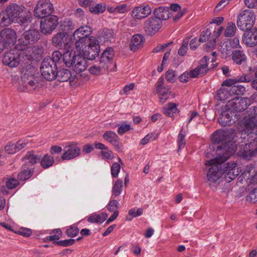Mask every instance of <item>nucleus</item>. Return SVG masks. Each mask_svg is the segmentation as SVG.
Here are the masks:
<instances>
[{
  "mask_svg": "<svg viewBox=\"0 0 257 257\" xmlns=\"http://www.w3.org/2000/svg\"><path fill=\"white\" fill-rule=\"evenodd\" d=\"M248 115L244 118L243 123L246 128H253L257 126V107L251 106L248 110ZM247 135V140L250 142L246 144L240 153L248 159L257 155V128L252 129Z\"/></svg>",
  "mask_w": 257,
  "mask_h": 257,
  "instance_id": "nucleus-1",
  "label": "nucleus"
},
{
  "mask_svg": "<svg viewBox=\"0 0 257 257\" xmlns=\"http://www.w3.org/2000/svg\"><path fill=\"white\" fill-rule=\"evenodd\" d=\"M212 142L221 144L217 147L216 151L218 159L221 161H226L236 151L237 144L235 139V134L224 131H217L211 136Z\"/></svg>",
  "mask_w": 257,
  "mask_h": 257,
  "instance_id": "nucleus-2",
  "label": "nucleus"
},
{
  "mask_svg": "<svg viewBox=\"0 0 257 257\" xmlns=\"http://www.w3.org/2000/svg\"><path fill=\"white\" fill-rule=\"evenodd\" d=\"M13 21H17L21 25L26 27L31 22V15L22 5L11 4L6 9Z\"/></svg>",
  "mask_w": 257,
  "mask_h": 257,
  "instance_id": "nucleus-3",
  "label": "nucleus"
},
{
  "mask_svg": "<svg viewBox=\"0 0 257 257\" xmlns=\"http://www.w3.org/2000/svg\"><path fill=\"white\" fill-rule=\"evenodd\" d=\"M113 56V49L111 47L107 48L102 53L99 63L93 65L89 68L90 73L99 75L105 72L111 64Z\"/></svg>",
  "mask_w": 257,
  "mask_h": 257,
  "instance_id": "nucleus-4",
  "label": "nucleus"
},
{
  "mask_svg": "<svg viewBox=\"0 0 257 257\" xmlns=\"http://www.w3.org/2000/svg\"><path fill=\"white\" fill-rule=\"evenodd\" d=\"M218 157L212 160H207L205 162L206 166H211L207 173L208 180L212 182L217 181L223 175L224 169H222V164L225 161H221Z\"/></svg>",
  "mask_w": 257,
  "mask_h": 257,
  "instance_id": "nucleus-5",
  "label": "nucleus"
},
{
  "mask_svg": "<svg viewBox=\"0 0 257 257\" xmlns=\"http://www.w3.org/2000/svg\"><path fill=\"white\" fill-rule=\"evenodd\" d=\"M82 49L79 50L80 54L84 58L88 60H93L98 55L100 51V46L98 41L94 37L81 47Z\"/></svg>",
  "mask_w": 257,
  "mask_h": 257,
  "instance_id": "nucleus-6",
  "label": "nucleus"
},
{
  "mask_svg": "<svg viewBox=\"0 0 257 257\" xmlns=\"http://www.w3.org/2000/svg\"><path fill=\"white\" fill-rule=\"evenodd\" d=\"M40 38V34L36 30H29L25 32L19 39L18 44L16 45V49L18 50L24 51L27 46L31 45L37 42Z\"/></svg>",
  "mask_w": 257,
  "mask_h": 257,
  "instance_id": "nucleus-7",
  "label": "nucleus"
},
{
  "mask_svg": "<svg viewBox=\"0 0 257 257\" xmlns=\"http://www.w3.org/2000/svg\"><path fill=\"white\" fill-rule=\"evenodd\" d=\"M57 64H54L50 57L45 58L41 63L40 70L44 78L48 81L56 79L57 70Z\"/></svg>",
  "mask_w": 257,
  "mask_h": 257,
  "instance_id": "nucleus-8",
  "label": "nucleus"
},
{
  "mask_svg": "<svg viewBox=\"0 0 257 257\" xmlns=\"http://www.w3.org/2000/svg\"><path fill=\"white\" fill-rule=\"evenodd\" d=\"M52 43L54 46L59 49H71L73 44L72 37L66 32H60L52 38Z\"/></svg>",
  "mask_w": 257,
  "mask_h": 257,
  "instance_id": "nucleus-9",
  "label": "nucleus"
},
{
  "mask_svg": "<svg viewBox=\"0 0 257 257\" xmlns=\"http://www.w3.org/2000/svg\"><path fill=\"white\" fill-rule=\"evenodd\" d=\"M255 17L251 11L246 10L240 14L237 18V25L242 31L252 29L254 23Z\"/></svg>",
  "mask_w": 257,
  "mask_h": 257,
  "instance_id": "nucleus-10",
  "label": "nucleus"
},
{
  "mask_svg": "<svg viewBox=\"0 0 257 257\" xmlns=\"http://www.w3.org/2000/svg\"><path fill=\"white\" fill-rule=\"evenodd\" d=\"M250 104L249 98L236 96L228 101L226 107L231 111L241 112L245 110Z\"/></svg>",
  "mask_w": 257,
  "mask_h": 257,
  "instance_id": "nucleus-11",
  "label": "nucleus"
},
{
  "mask_svg": "<svg viewBox=\"0 0 257 257\" xmlns=\"http://www.w3.org/2000/svg\"><path fill=\"white\" fill-rule=\"evenodd\" d=\"M53 11L54 8L49 0H39L34 10V15L37 18H43Z\"/></svg>",
  "mask_w": 257,
  "mask_h": 257,
  "instance_id": "nucleus-12",
  "label": "nucleus"
},
{
  "mask_svg": "<svg viewBox=\"0 0 257 257\" xmlns=\"http://www.w3.org/2000/svg\"><path fill=\"white\" fill-rule=\"evenodd\" d=\"M16 32L10 28H6L0 32V44L4 46V49L13 45L16 41Z\"/></svg>",
  "mask_w": 257,
  "mask_h": 257,
  "instance_id": "nucleus-13",
  "label": "nucleus"
},
{
  "mask_svg": "<svg viewBox=\"0 0 257 257\" xmlns=\"http://www.w3.org/2000/svg\"><path fill=\"white\" fill-rule=\"evenodd\" d=\"M58 24V18L56 16L51 15L43 21H41L40 28L44 34H50L56 29Z\"/></svg>",
  "mask_w": 257,
  "mask_h": 257,
  "instance_id": "nucleus-14",
  "label": "nucleus"
},
{
  "mask_svg": "<svg viewBox=\"0 0 257 257\" xmlns=\"http://www.w3.org/2000/svg\"><path fill=\"white\" fill-rule=\"evenodd\" d=\"M17 50H11L10 51L5 53L4 56L3 62V63L10 67H16L20 63V54Z\"/></svg>",
  "mask_w": 257,
  "mask_h": 257,
  "instance_id": "nucleus-15",
  "label": "nucleus"
},
{
  "mask_svg": "<svg viewBox=\"0 0 257 257\" xmlns=\"http://www.w3.org/2000/svg\"><path fill=\"white\" fill-rule=\"evenodd\" d=\"M161 25L162 22L159 19L150 17L144 22V29L147 34L152 35L159 30Z\"/></svg>",
  "mask_w": 257,
  "mask_h": 257,
  "instance_id": "nucleus-16",
  "label": "nucleus"
},
{
  "mask_svg": "<svg viewBox=\"0 0 257 257\" xmlns=\"http://www.w3.org/2000/svg\"><path fill=\"white\" fill-rule=\"evenodd\" d=\"M152 12L151 7L147 4H143L135 7L131 12V15L135 19L141 20L149 16Z\"/></svg>",
  "mask_w": 257,
  "mask_h": 257,
  "instance_id": "nucleus-17",
  "label": "nucleus"
},
{
  "mask_svg": "<svg viewBox=\"0 0 257 257\" xmlns=\"http://www.w3.org/2000/svg\"><path fill=\"white\" fill-rule=\"evenodd\" d=\"M208 57L204 56L200 60V64L197 67L190 71V77L191 78H196L205 75L208 71Z\"/></svg>",
  "mask_w": 257,
  "mask_h": 257,
  "instance_id": "nucleus-18",
  "label": "nucleus"
},
{
  "mask_svg": "<svg viewBox=\"0 0 257 257\" xmlns=\"http://www.w3.org/2000/svg\"><path fill=\"white\" fill-rule=\"evenodd\" d=\"M64 152L62 156L63 160H70L73 159L80 155V148L75 144L66 146L64 149Z\"/></svg>",
  "mask_w": 257,
  "mask_h": 257,
  "instance_id": "nucleus-19",
  "label": "nucleus"
},
{
  "mask_svg": "<svg viewBox=\"0 0 257 257\" xmlns=\"http://www.w3.org/2000/svg\"><path fill=\"white\" fill-rule=\"evenodd\" d=\"M242 37L243 43L248 47H253L257 45V29L256 28L245 30Z\"/></svg>",
  "mask_w": 257,
  "mask_h": 257,
  "instance_id": "nucleus-20",
  "label": "nucleus"
},
{
  "mask_svg": "<svg viewBox=\"0 0 257 257\" xmlns=\"http://www.w3.org/2000/svg\"><path fill=\"white\" fill-rule=\"evenodd\" d=\"M103 139L112 144L118 151L122 150V145L116 133L113 131H107L102 136Z\"/></svg>",
  "mask_w": 257,
  "mask_h": 257,
  "instance_id": "nucleus-21",
  "label": "nucleus"
},
{
  "mask_svg": "<svg viewBox=\"0 0 257 257\" xmlns=\"http://www.w3.org/2000/svg\"><path fill=\"white\" fill-rule=\"evenodd\" d=\"M234 113L227 108V110L223 111L218 118V122L222 126L230 125L234 123L233 118Z\"/></svg>",
  "mask_w": 257,
  "mask_h": 257,
  "instance_id": "nucleus-22",
  "label": "nucleus"
},
{
  "mask_svg": "<svg viewBox=\"0 0 257 257\" xmlns=\"http://www.w3.org/2000/svg\"><path fill=\"white\" fill-rule=\"evenodd\" d=\"M86 58L80 55L76 56L74 65L72 66L73 69L76 73H80L84 71L87 68Z\"/></svg>",
  "mask_w": 257,
  "mask_h": 257,
  "instance_id": "nucleus-23",
  "label": "nucleus"
},
{
  "mask_svg": "<svg viewBox=\"0 0 257 257\" xmlns=\"http://www.w3.org/2000/svg\"><path fill=\"white\" fill-rule=\"evenodd\" d=\"M41 156L34 153V151L28 152L23 158V161H25L24 165H27L31 168L36 164L40 160Z\"/></svg>",
  "mask_w": 257,
  "mask_h": 257,
  "instance_id": "nucleus-24",
  "label": "nucleus"
},
{
  "mask_svg": "<svg viewBox=\"0 0 257 257\" xmlns=\"http://www.w3.org/2000/svg\"><path fill=\"white\" fill-rule=\"evenodd\" d=\"M79 54H76L75 52L70 49H67L63 55V61L67 67H71L74 65L76 56Z\"/></svg>",
  "mask_w": 257,
  "mask_h": 257,
  "instance_id": "nucleus-25",
  "label": "nucleus"
},
{
  "mask_svg": "<svg viewBox=\"0 0 257 257\" xmlns=\"http://www.w3.org/2000/svg\"><path fill=\"white\" fill-rule=\"evenodd\" d=\"M252 81L251 76L245 74L240 77H237L234 79H228L224 81L222 83V86H231L238 82H249Z\"/></svg>",
  "mask_w": 257,
  "mask_h": 257,
  "instance_id": "nucleus-26",
  "label": "nucleus"
},
{
  "mask_svg": "<svg viewBox=\"0 0 257 257\" xmlns=\"http://www.w3.org/2000/svg\"><path fill=\"white\" fill-rule=\"evenodd\" d=\"M71 36L72 37L73 42L75 41V46L79 50H80L83 44L88 42L90 40V38H91V37H88L87 36L83 35V33H81L77 35H75V36L74 33L73 35Z\"/></svg>",
  "mask_w": 257,
  "mask_h": 257,
  "instance_id": "nucleus-27",
  "label": "nucleus"
},
{
  "mask_svg": "<svg viewBox=\"0 0 257 257\" xmlns=\"http://www.w3.org/2000/svg\"><path fill=\"white\" fill-rule=\"evenodd\" d=\"M224 28L222 26L214 30L212 34L211 40L206 44L207 51L211 50L214 47L216 44V40L220 36Z\"/></svg>",
  "mask_w": 257,
  "mask_h": 257,
  "instance_id": "nucleus-28",
  "label": "nucleus"
},
{
  "mask_svg": "<svg viewBox=\"0 0 257 257\" xmlns=\"http://www.w3.org/2000/svg\"><path fill=\"white\" fill-rule=\"evenodd\" d=\"M155 18L159 19L160 21L166 20L169 18V8L168 7H160L154 11Z\"/></svg>",
  "mask_w": 257,
  "mask_h": 257,
  "instance_id": "nucleus-29",
  "label": "nucleus"
},
{
  "mask_svg": "<svg viewBox=\"0 0 257 257\" xmlns=\"http://www.w3.org/2000/svg\"><path fill=\"white\" fill-rule=\"evenodd\" d=\"M34 173V168L27 165H23L21 172L18 174V178L19 180L25 181L29 179Z\"/></svg>",
  "mask_w": 257,
  "mask_h": 257,
  "instance_id": "nucleus-30",
  "label": "nucleus"
},
{
  "mask_svg": "<svg viewBox=\"0 0 257 257\" xmlns=\"http://www.w3.org/2000/svg\"><path fill=\"white\" fill-rule=\"evenodd\" d=\"M144 40L143 37L140 34L135 35L132 40L130 44V49L132 51H135L142 47Z\"/></svg>",
  "mask_w": 257,
  "mask_h": 257,
  "instance_id": "nucleus-31",
  "label": "nucleus"
},
{
  "mask_svg": "<svg viewBox=\"0 0 257 257\" xmlns=\"http://www.w3.org/2000/svg\"><path fill=\"white\" fill-rule=\"evenodd\" d=\"M231 55L233 61L237 65H240L246 60V55L241 50H234L232 52Z\"/></svg>",
  "mask_w": 257,
  "mask_h": 257,
  "instance_id": "nucleus-32",
  "label": "nucleus"
},
{
  "mask_svg": "<svg viewBox=\"0 0 257 257\" xmlns=\"http://www.w3.org/2000/svg\"><path fill=\"white\" fill-rule=\"evenodd\" d=\"M107 218V214L105 213L100 214L93 213L88 216V222L90 223H101Z\"/></svg>",
  "mask_w": 257,
  "mask_h": 257,
  "instance_id": "nucleus-33",
  "label": "nucleus"
},
{
  "mask_svg": "<svg viewBox=\"0 0 257 257\" xmlns=\"http://www.w3.org/2000/svg\"><path fill=\"white\" fill-rule=\"evenodd\" d=\"M57 76L56 79L60 82H66L68 81L71 76V73L70 70L66 69H62L57 70Z\"/></svg>",
  "mask_w": 257,
  "mask_h": 257,
  "instance_id": "nucleus-34",
  "label": "nucleus"
},
{
  "mask_svg": "<svg viewBox=\"0 0 257 257\" xmlns=\"http://www.w3.org/2000/svg\"><path fill=\"white\" fill-rule=\"evenodd\" d=\"M232 96L229 88L221 87L217 91L215 97L217 100H223L228 99Z\"/></svg>",
  "mask_w": 257,
  "mask_h": 257,
  "instance_id": "nucleus-35",
  "label": "nucleus"
},
{
  "mask_svg": "<svg viewBox=\"0 0 257 257\" xmlns=\"http://www.w3.org/2000/svg\"><path fill=\"white\" fill-rule=\"evenodd\" d=\"M14 22L11 16L7 13V10L0 13V26L2 27H7Z\"/></svg>",
  "mask_w": 257,
  "mask_h": 257,
  "instance_id": "nucleus-36",
  "label": "nucleus"
},
{
  "mask_svg": "<svg viewBox=\"0 0 257 257\" xmlns=\"http://www.w3.org/2000/svg\"><path fill=\"white\" fill-rule=\"evenodd\" d=\"M219 51L221 53V56L223 58H226L231 55L232 48L231 46L228 45L227 43L224 42L221 44L218 48Z\"/></svg>",
  "mask_w": 257,
  "mask_h": 257,
  "instance_id": "nucleus-37",
  "label": "nucleus"
},
{
  "mask_svg": "<svg viewBox=\"0 0 257 257\" xmlns=\"http://www.w3.org/2000/svg\"><path fill=\"white\" fill-rule=\"evenodd\" d=\"M123 183L120 179H117L114 182L112 188V197L115 198L119 196L122 191Z\"/></svg>",
  "mask_w": 257,
  "mask_h": 257,
  "instance_id": "nucleus-38",
  "label": "nucleus"
},
{
  "mask_svg": "<svg viewBox=\"0 0 257 257\" xmlns=\"http://www.w3.org/2000/svg\"><path fill=\"white\" fill-rule=\"evenodd\" d=\"M106 10L105 5L103 3H99L96 5L92 4L89 8L91 13L94 15H98L103 13Z\"/></svg>",
  "mask_w": 257,
  "mask_h": 257,
  "instance_id": "nucleus-39",
  "label": "nucleus"
},
{
  "mask_svg": "<svg viewBox=\"0 0 257 257\" xmlns=\"http://www.w3.org/2000/svg\"><path fill=\"white\" fill-rule=\"evenodd\" d=\"M54 158L48 155H45L41 161V165L44 169H47L52 166L54 163Z\"/></svg>",
  "mask_w": 257,
  "mask_h": 257,
  "instance_id": "nucleus-40",
  "label": "nucleus"
},
{
  "mask_svg": "<svg viewBox=\"0 0 257 257\" xmlns=\"http://www.w3.org/2000/svg\"><path fill=\"white\" fill-rule=\"evenodd\" d=\"M237 31L236 27L233 22L227 23L224 30V35L226 37H231L234 36Z\"/></svg>",
  "mask_w": 257,
  "mask_h": 257,
  "instance_id": "nucleus-41",
  "label": "nucleus"
},
{
  "mask_svg": "<svg viewBox=\"0 0 257 257\" xmlns=\"http://www.w3.org/2000/svg\"><path fill=\"white\" fill-rule=\"evenodd\" d=\"M8 189H12L19 185V181L14 178L4 177L2 179Z\"/></svg>",
  "mask_w": 257,
  "mask_h": 257,
  "instance_id": "nucleus-42",
  "label": "nucleus"
},
{
  "mask_svg": "<svg viewBox=\"0 0 257 257\" xmlns=\"http://www.w3.org/2000/svg\"><path fill=\"white\" fill-rule=\"evenodd\" d=\"M235 84L227 86L230 88V92H231L232 95L233 94L237 95L243 94L245 91V88L242 85Z\"/></svg>",
  "mask_w": 257,
  "mask_h": 257,
  "instance_id": "nucleus-43",
  "label": "nucleus"
},
{
  "mask_svg": "<svg viewBox=\"0 0 257 257\" xmlns=\"http://www.w3.org/2000/svg\"><path fill=\"white\" fill-rule=\"evenodd\" d=\"M61 30L63 32L68 33L74 29V26L72 21L66 19L63 21L60 25Z\"/></svg>",
  "mask_w": 257,
  "mask_h": 257,
  "instance_id": "nucleus-44",
  "label": "nucleus"
},
{
  "mask_svg": "<svg viewBox=\"0 0 257 257\" xmlns=\"http://www.w3.org/2000/svg\"><path fill=\"white\" fill-rule=\"evenodd\" d=\"M35 78H34L33 76H30V80L28 81L26 84H24L23 88L21 90V91H31L34 90L37 87V83L35 81Z\"/></svg>",
  "mask_w": 257,
  "mask_h": 257,
  "instance_id": "nucleus-45",
  "label": "nucleus"
},
{
  "mask_svg": "<svg viewBox=\"0 0 257 257\" xmlns=\"http://www.w3.org/2000/svg\"><path fill=\"white\" fill-rule=\"evenodd\" d=\"M177 110L176 104L174 103H170L166 107L164 108V113L166 115L171 117Z\"/></svg>",
  "mask_w": 257,
  "mask_h": 257,
  "instance_id": "nucleus-46",
  "label": "nucleus"
},
{
  "mask_svg": "<svg viewBox=\"0 0 257 257\" xmlns=\"http://www.w3.org/2000/svg\"><path fill=\"white\" fill-rule=\"evenodd\" d=\"M223 174H225V177L226 179H230L232 180L238 175V171L236 169H224Z\"/></svg>",
  "mask_w": 257,
  "mask_h": 257,
  "instance_id": "nucleus-47",
  "label": "nucleus"
},
{
  "mask_svg": "<svg viewBox=\"0 0 257 257\" xmlns=\"http://www.w3.org/2000/svg\"><path fill=\"white\" fill-rule=\"evenodd\" d=\"M91 32L92 29L90 27L87 26H82L75 31L74 35H77L81 33H83V35L87 36L88 37Z\"/></svg>",
  "mask_w": 257,
  "mask_h": 257,
  "instance_id": "nucleus-48",
  "label": "nucleus"
},
{
  "mask_svg": "<svg viewBox=\"0 0 257 257\" xmlns=\"http://www.w3.org/2000/svg\"><path fill=\"white\" fill-rule=\"evenodd\" d=\"M79 229L75 225H71L66 230V233L69 237H73L79 233Z\"/></svg>",
  "mask_w": 257,
  "mask_h": 257,
  "instance_id": "nucleus-49",
  "label": "nucleus"
},
{
  "mask_svg": "<svg viewBox=\"0 0 257 257\" xmlns=\"http://www.w3.org/2000/svg\"><path fill=\"white\" fill-rule=\"evenodd\" d=\"M246 201L252 203H257V189L249 192L246 198Z\"/></svg>",
  "mask_w": 257,
  "mask_h": 257,
  "instance_id": "nucleus-50",
  "label": "nucleus"
},
{
  "mask_svg": "<svg viewBox=\"0 0 257 257\" xmlns=\"http://www.w3.org/2000/svg\"><path fill=\"white\" fill-rule=\"evenodd\" d=\"M189 43V38L184 40L183 44L179 48L178 53L181 56H184L186 55L188 50V46Z\"/></svg>",
  "mask_w": 257,
  "mask_h": 257,
  "instance_id": "nucleus-51",
  "label": "nucleus"
},
{
  "mask_svg": "<svg viewBox=\"0 0 257 257\" xmlns=\"http://www.w3.org/2000/svg\"><path fill=\"white\" fill-rule=\"evenodd\" d=\"M119 208L118 202L115 200H110L107 205V209L110 212H114L117 211Z\"/></svg>",
  "mask_w": 257,
  "mask_h": 257,
  "instance_id": "nucleus-52",
  "label": "nucleus"
},
{
  "mask_svg": "<svg viewBox=\"0 0 257 257\" xmlns=\"http://www.w3.org/2000/svg\"><path fill=\"white\" fill-rule=\"evenodd\" d=\"M166 78L168 82L173 83L177 80V75L174 71L169 70L166 72Z\"/></svg>",
  "mask_w": 257,
  "mask_h": 257,
  "instance_id": "nucleus-53",
  "label": "nucleus"
},
{
  "mask_svg": "<svg viewBox=\"0 0 257 257\" xmlns=\"http://www.w3.org/2000/svg\"><path fill=\"white\" fill-rule=\"evenodd\" d=\"M178 150L179 152L182 148H184L185 144L186 142L185 140V135L183 134V130H182L178 137Z\"/></svg>",
  "mask_w": 257,
  "mask_h": 257,
  "instance_id": "nucleus-54",
  "label": "nucleus"
},
{
  "mask_svg": "<svg viewBox=\"0 0 257 257\" xmlns=\"http://www.w3.org/2000/svg\"><path fill=\"white\" fill-rule=\"evenodd\" d=\"M61 234V231L60 229H57L54 230L53 232H51V235L47 237V239L52 241L58 240L60 238V234Z\"/></svg>",
  "mask_w": 257,
  "mask_h": 257,
  "instance_id": "nucleus-55",
  "label": "nucleus"
},
{
  "mask_svg": "<svg viewBox=\"0 0 257 257\" xmlns=\"http://www.w3.org/2000/svg\"><path fill=\"white\" fill-rule=\"evenodd\" d=\"M75 239H68L60 241H56L54 242L55 243L62 246H68L71 245L74 243Z\"/></svg>",
  "mask_w": 257,
  "mask_h": 257,
  "instance_id": "nucleus-56",
  "label": "nucleus"
},
{
  "mask_svg": "<svg viewBox=\"0 0 257 257\" xmlns=\"http://www.w3.org/2000/svg\"><path fill=\"white\" fill-rule=\"evenodd\" d=\"M120 170V166L117 163H114L111 167V174L113 177H116Z\"/></svg>",
  "mask_w": 257,
  "mask_h": 257,
  "instance_id": "nucleus-57",
  "label": "nucleus"
},
{
  "mask_svg": "<svg viewBox=\"0 0 257 257\" xmlns=\"http://www.w3.org/2000/svg\"><path fill=\"white\" fill-rule=\"evenodd\" d=\"M211 32L209 29H206L205 31H203L199 38L198 41L199 42H205L206 41L208 40V39L210 36Z\"/></svg>",
  "mask_w": 257,
  "mask_h": 257,
  "instance_id": "nucleus-58",
  "label": "nucleus"
},
{
  "mask_svg": "<svg viewBox=\"0 0 257 257\" xmlns=\"http://www.w3.org/2000/svg\"><path fill=\"white\" fill-rule=\"evenodd\" d=\"M130 10V7L126 4H123L115 7V11L118 13H124Z\"/></svg>",
  "mask_w": 257,
  "mask_h": 257,
  "instance_id": "nucleus-59",
  "label": "nucleus"
},
{
  "mask_svg": "<svg viewBox=\"0 0 257 257\" xmlns=\"http://www.w3.org/2000/svg\"><path fill=\"white\" fill-rule=\"evenodd\" d=\"M101 34L105 41H109L113 37L112 31L110 29L103 30Z\"/></svg>",
  "mask_w": 257,
  "mask_h": 257,
  "instance_id": "nucleus-60",
  "label": "nucleus"
},
{
  "mask_svg": "<svg viewBox=\"0 0 257 257\" xmlns=\"http://www.w3.org/2000/svg\"><path fill=\"white\" fill-rule=\"evenodd\" d=\"M62 56V55L59 51H55L53 53L52 57L50 58L54 64H57L61 59Z\"/></svg>",
  "mask_w": 257,
  "mask_h": 257,
  "instance_id": "nucleus-61",
  "label": "nucleus"
},
{
  "mask_svg": "<svg viewBox=\"0 0 257 257\" xmlns=\"http://www.w3.org/2000/svg\"><path fill=\"white\" fill-rule=\"evenodd\" d=\"M29 142L27 140H19L15 144L17 152L26 147Z\"/></svg>",
  "mask_w": 257,
  "mask_h": 257,
  "instance_id": "nucleus-62",
  "label": "nucleus"
},
{
  "mask_svg": "<svg viewBox=\"0 0 257 257\" xmlns=\"http://www.w3.org/2000/svg\"><path fill=\"white\" fill-rule=\"evenodd\" d=\"M5 151L9 154H14L17 152L15 144L9 143L5 147Z\"/></svg>",
  "mask_w": 257,
  "mask_h": 257,
  "instance_id": "nucleus-63",
  "label": "nucleus"
},
{
  "mask_svg": "<svg viewBox=\"0 0 257 257\" xmlns=\"http://www.w3.org/2000/svg\"><path fill=\"white\" fill-rule=\"evenodd\" d=\"M118 128L117 133L119 135H122L124 133L128 131L131 129V126L128 124H122L121 125H118Z\"/></svg>",
  "mask_w": 257,
  "mask_h": 257,
  "instance_id": "nucleus-64",
  "label": "nucleus"
}]
</instances>
